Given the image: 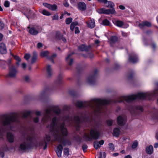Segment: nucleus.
I'll return each instance as SVG.
<instances>
[{
  "mask_svg": "<svg viewBox=\"0 0 158 158\" xmlns=\"http://www.w3.org/2000/svg\"><path fill=\"white\" fill-rule=\"evenodd\" d=\"M70 107L68 106H63L62 111L58 107L50 106L45 110L42 121L48 123L51 120V117H53L50 125V130L54 131L58 127L65 121L70 124H74L77 130L80 128V124L81 122H85L87 120V116L83 113H79L74 117L70 114Z\"/></svg>",
  "mask_w": 158,
  "mask_h": 158,
  "instance_id": "1",
  "label": "nucleus"
},
{
  "mask_svg": "<svg viewBox=\"0 0 158 158\" xmlns=\"http://www.w3.org/2000/svg\"><path fill=\"white\" fill-rule=\"evenodd\" d=\"M140 99V93L136 94L131 95L127 96H123L119 97L116 100L93 98L90 101L82 102L78 101L75 104L77 107L79 108H89L94 112H98L100 110L101 106L111 103H121L126 102L130 103L134 100Z\"/></svg>",
  "mask_w": 158,
  "mask_h": 158,
  "instance_id": "2",
  "label": "nucleus"
},
{
  "mask_svg": "<svg viewBox=\"0 0 158 158\" xmlns=\"http://www.w3.org/2000/svg\"><path fill=\"white\" fill-rule=\"evenodd\" d=\"M19 122L18 116L13 114L10 117H6L0 123V135L8 130L16 131L19 130Z\"/></svg>",
  "mask_w": 158,
  "mask_h": 158,
  "instance_id": "3",
  "label": "nucleus"
},
{
  "mask_svg": "<svg viewBox=\"0 0 158 158\" xmlns=\"http://www.w3.org/2000/svg\"><path fill=\"white\" fill-rule=\"evenodd\" d=\"M22 129L23 130L22 134L27 135V136L20 143L19 148L22 151L30 150L34 145V137L32 135L33 128L31 127H23Z\"/></svg>",
  "mask_w": 158,
  "mask_h": 158,
  "instance_id": "4",
  "label": "nucleus"
},
{
  "mask_svg": "<svg viewBox=\"0 0 158 158\" xmlns=\"http://www.w3.org/2000/svg\"><path fill=\"white\" fill-rule=\"evenodd\" d=\"M53 132L55 140L61 143L62 145L65 146L66 145H70L71 144V142L69 139L66 140L63 137L67 136L68 134V131L65 126V123H63L59 126L57 129L54 131H51Z\"/></svg>",
  "mask_w": 158,
  "mask_h": 158,
  "instance_id": "5",
  "label": "nucleus"
},
{
  "mask_svg": "<svg viewBox=\"0 0 158 158\" xmlns=\"http://www.w3.org/2000/svg\"><path fill=\"white\" fill-rule=\"evenodd\" d=\"M100 134V130L96 127L92 128L90 131V137L89 135L86 133L84 134L83 137L86 141H90L92 139H98Z\"/></svg>",
  "mask_w": 158,
  "mask_h": 158,
  "instance_id": "6",
  "label": "nucleus"
},
{
  "mask_svg": "<svg viewBox=\"0 0 158 158\" xmlns=\"http://www.w3.org/2000/svg\"><path fill=\"white\" fill-rule=\"evenodd\" d=\"M98 71L97 69H94L87 77V80L88 83L91 85H94L96 79L98 77Z\"/></svg>",
  "mask_w": 158,
  "mask_h": 158,
  "instance_id": "7",
  "label": "nucleus"
},
{
  "mask_svg": "<svg viewBox=\"0 0 158 158\" xmlns=\"http://www.w3.org/2000/svg\"><path fill=\"white\" fill-rule=\"evenodd\" d=\"M9 73L7 75V77L10 78L15 77L18 72L16 67L15 66L12 65L9 67Z\"/></svg>",
  "mask_w": 158,
  "mask_h": 158,
  "instance_id": "8",
  "label": "nucleus"
},
{
  "mask_svg": "<svg viewBox=\"0 0 158 158\" xmlns=\"http://www.w3.org/2000/svg\"><path fill=\"white\" fill-rule=\"evenodd\" d=\"M97 11L100 14H104L107 15L113 14L115 12V9H105L104 8L98 9L97 10Z\"/></svg>",
  "mask_w": 158,
  "mask_h": 158,
  "instance_id": "9",
  "label": "nucleus"
},
{
  "mask_svg": "<svg viewBox=\"0 0 158 158\" xmlns=\"http://www.w3.org/2000/svg\"><path fill=\"white\" fill-rule=\"evenodd\" d=\"M127 122V117L125 115H120L117 118V123L118 125L120 126L124 125Z\"/></svg>",
  "mask_w": 158,
  "mask_h": 158,
  "instance_id": "10",
  "label": "nucleus"
},
{
  "mask_svg": "<svg viewBox=\"0 0 158 158\" xmlns=\"http://www.w3.org/2000/svg\"><path fill=\"white\" fill-rule=\"evenodd\" d=\"M129 60L132 63H136L138 61V56L134 53H132L129 55Z\"/></svg>",
  "mask_w": 158,
  "mask_h": 158,
  "instance_id": "11",
  "label": "nucleus"
},
{
  "mask_svg": "<svg viewBox=\"0 0 158 158\" xmlns=\"http://www.w3.org/2000/svg\"><path fill=\"white\" fill-rule=\"evenodd\" d=\"M152 25L151 23L147 21H144L139 23V27L141 29H143L145 27H150Z\"/></svg>",
  "mask_w": 158,
  "mask_h": 158,
  "instance_id": "12",
  "label": "nucleus"
},
{
  "mask_svg": "<svg viewBox=\"0 0 158 158\" xmlns=\"http://www.w3.org/2000/svg\"><path fill=\"white\" fill-rule=\"evenodd\" d=\"M63 150V147L61 144H60L57 146L56 150V153L59 157H60L61 156V154Z\"/></svg>",
  "mask_w": 158,
  "mask_h": 158,
  "instance_id": "13",
  "label": "nucleus"
},
{
  "mask_svg": "<svg viewBox=\"0 0 158 158\" xmlns=\"http://www.w3.org/2000/svg\"><path fill=\"white\" fill-rule=\"evenodd\" d=\"M6 137L7 140L10 143H13L14 141V135L10 132L7 133Z\"/></svg>",
  "mask_w": 158,
  "mask_h": 158,
  "instance_id": "14",
  "label": "nucleus"
},
{
  "mask_svg": "<svg viewBox=\"0 0 158 158\" xmlns=\"http://www.w3.org/2000/svg\"><path fill=\"white\" fill-rule=\"evenodd\" d=\"M78 8L81 11H85L86 9V4L83 2H80L78 4Z\"/></svg>",
  "mask_w": 158,
  "mask_h": 158,
  "instance_id": "15",
  "label": "nucleus"
},
{
  "mask_svg": "<svg viewBox=\"0 0 158 158\" xmlns=\"http://www.w3.org/2000/svg\"><path fill=\"white\" fill-rule=\"evenodd\" d=\"M104 141L103 140H102L99 141L97 140L95 141L94 142V148L96 149H98V148L100 147L101 145H102L104 144Z\"/></svg>",
  "mask_w": 158,
  "mask_h": 158,
  "instance_id": "16",
  "label": "nucleus"
},
{
  "mask_svg": "<svg viewBox=\"0 0 158 158\" xmlns=\"http://www.w3.org/2000/svg\"><path fill=\"white\" fill-rule=\"evenodd\" d=\"M46 72L47 77H50L53 74V72L50 65H48L47 66L46 68Z\"/></svg>",
  "mask_w": 158,
  "mask_h": 158,
  "instance_id": "17",
  "label": "nucleus"
},
{
  "mask_svg": "<svg viewBox=\"0 0 158 158\" xmlns=\"http://www.w3.org/2000/svg\"><path fill=\"white\" fill-rule=\"evenodd\" d=\"M7 50L5 44L2 43L0 44V53L4 54L6 53Z\"/></svg>",
  "mask_w": 158,
  "mask_h": 158,
  "instance_id": "18",
  "label": "nucleus"
},
{
  "mask_svg": "<svg viewBox=\"0 0 158 158\" xmlns=\"http://www.w3.org/2000/svg\"><path fill=\"white\" fill-rule=\"evenodd\" d=\"M24 14L27 18L29 19V17H31L33 16L34 13L31 9L27 8V9L26 12L25 14L24 13Z\"/></svg>",
  "mask_w": 158,
  "mask_h": 158,
  "instance_id": "19",
  "label": "nucleus"
},
{
  "mask_svg": "<svg viewBox=\"0 0 158 158\" xmlns=\"http://www.w3.org/2000/svg\"><path fill=\"white\" fill-rule=\"evenodd\" d=\"M143 109L142 107L139 106H135V109L133 110V113L135 114H138V112L140 111L141 112H143Z\"/></svg>",
  "mask_w": 158,
  "mask_h": 158,
  "instance_id": "20",
  "label": "nucleus"
},
{
  "mask_svg": "<svg viewBox=\"0 0 158 158\" xmlns=\"http://www.w3.org/2000/svg\"><path fill=\"white\" fill-rule=\"evenodd\" d=\"M105 6L107 7L110 8V9H115L114 7L115 6V5L113 2L110 1H108L107 0V2L105 4Z\"/></svg>",
  "mask_w": 158,
  "mask_h": 158,
  "instance_id": "21",
  "label": "nucleus"
},
{
  "mask_svg": "<svg viewBox=\"0 0 158 158\" xmlns=\"http://www.w3.org/2000/svg\"><path fill=\"white\" fill-rule=\"evenodd\" d=\"M89 48L90 47H88L83 44L81 45L78 47V50L82 51H87L89 50Z\"/></svg>",
  "mask_w": 158,
  "mask_h": 158,
  "instance_id": "22",
  "label": "nucleus"
},
{
  "mask_svg": "<svg viewBox=\"0 0 158 158\" xmlns=\"http://www.w3.org/2000/svg\"><path fill=\"white\" fill-rule=\"evenodd\" d=\"M88 26L89 27L93 28L95 26L94 20V19H91L87 23Z\"/></svg>",
  "mask_w": 158,
  "mask_h": 158,
  "instance_id": "23",
  "label": "nucleus"
},
{
  "mask_svg": "<svg viewBox=\"0 0 158 158\" xmlns=\"http://www.w3.org/2000/svg\"><path fill=\"white\" fill-rule=\"evenodd\" d=\"M29 33L33 35H36L38 33V31L34 27H31L29 30Z\"/></svg>",
  "mask_w": 158,
  "mask_h": 158,
  "instance_id": "24",
  "label": "nucleus"
},
{
  "mask_svg": "<svg viewBox=\"0 0 158 158\" xmlns=\"http://www.w3.org/2000/svg\"><path fill=\"white\" fill-rule=\"evenodd\" d=\"M146 152L149 154H151L153 152V146L150 145L147 147L146 148Z\"/></svg>",
  "mask_w": 158,
  "mask_h": 158,
  "instance_id": "25",
  "label": "nucleus"
},
{
  "mask_svg": "<svg viewBox=\"0 0 158 158\" xmlns=\"http://www.w3.org/2000/svg\"><path fill=\"white\" fill-rule=\"evenodd\" d=\"M114 23L115 25L120 27H122L124 24L123 21L119 20L115 21Z\"/></svg>",
  "mask_w": 158,
  "mask_h": 158,
  "instance_id": "26",
  "label": "nucleus"
},
{
  "mask_svg": "<svg viewBox=\"0 0 158 158\" xmlns=\"http://www.w3.org/2000/svg\"><path fill=\"white\" fill-rule=\"evenodd\" d=\"M37 59V54L35 52H34L33 53V55L31 59V63L33 64L36 61Z\"/></svg>",
  "mask_w": 158,
  "mask_h": 158,
  "instance_id": "27",
  "label": "nucleus"
},
{
  "mask_svg": "<svg viewBox=\"0 0 158 158\" xmlns=\"http://www.w3.org/2000/svg\"><path fill=\"white\" fill-rule=\"evenodd\" d=\"M118 38L117 37L115 36H111L110 39V44H115L118 40Z\"/></svg>",
  "mask_w": 158,
  "mask_h": 158,
  "instance_id": "28",
  "label": "nucleus"
},
{
  "mask_svg": "<svg viewBox=\"0 0 158 158\" xmlns=\"http://www.w3.org/2000/svg\"><path fill=\"white\" fill-rule=\"evenodd\" d=\"M113 132V135L116 137H117L119 135L120 131L118 128H116L114 129Z\"/></svg>",
  "mask_w": 158,
  "mask_h": 158,
  "instance_id": "29",
  "label": "nucleus"
},
{
  "mask_svg": "<svg viewBox=\"0 0 158 158\" xmlns=\"http://www.w3.org/2000/svg\"><path fill=\"white\" fill-rule=\"evenodd\" d=\"M31 113V111H24L22 112L23 117V118H26L30 116Z\"/></svg>",
  "mask_w": 158,
  "mask_h": 158,
  "instance_id": "30",
  "label": "nucleus"
},
{
  "mask_svg": "<svg viewBox=\"0 0 158 158\" xmlns=\"http://www.w3.org/2000/svg\"><path fill=\"white\" fill-rule=\"evenodd\" d=\"M62 75L61 74L59 75L57 79L56 80V83L57 84H60L62 83Z\"/></svg>",
  "mask_w": 158,
  "mask_h": 158,
  "instance_id": "31",
  "label": "nucleus"
},
{
  "mask_svg": "<svg viewBox=\"0 0 158 158\" xmlns=\"http://www.w3.org/2000/svg\"><path fill=\"white\" fill-rule=\"evenodd\" d=\"M57 55L56 54H54L51 56L48 57L47 59L51 61L52 62L53 64L55 63V62L54 60V59L56 57Z\"/></svg>",
  "mask_w": 158,
  "mask_h": 158,
  "instance_id": "32",
  "label": "nucleus"
},
{
  "mask_svg": "<svg viewBox=\"0 0 158 158\" xmlns=\"http://www.w3.org/2000/svg\"><path fill=\"white\" fill-rule=\"evenodd\" d=\"M63 35L59 32H57L55 35V39L57 40H61V37Z\"/></svg>",
  "mask_w": 158,
  "mask_h": 158,
  "instance_id": "33",
  "label": "nucleus"
},
{
  "mask_svg": "<svg viewBox=\"0 0 158 158\" xmlns=\"http://www.w3.org/2000/svg\"><path fill=\"white\" fill-rule=\"evenodd\" d=\"M12 56L14 57V59L17 61L16 64L17 65H19V62L21 61V59L18 56L12 55Z\"/></svg>",
  "mask_w": 158,
  "mask_h": 158,
  "instance_id": "34",
  "label": "nucleus"
},
{
  "mask_svg": "<svg viewBox=\"0 0 158 158\" xmlns=\"http://www.w3.org/2000/svg\"><path fill=\"white\" fill-rule=\"evenodd\" d=\"M102 24L105 26H110V22L107 19H105L102 21Z\"/></svg>",
  "mask_w": 158,
  "mask_h": 158,
  "instance_id": "35",
  "label": "nucleus"
},
{
  "mask_svg": "<svg viewBox=\"0 0 158 158\" xmlns=\"http://www.w3.org/2000/svg\"><path fill=\"white\" fill-rule=\"evenodd\" d=\"M40 13L45 15L49 16L51 15V14L49 12L45 10H43L41 11H40Z\"/></svg>",
  "mask_w": 158,
  "mask_h": 158,
  "instance_id": "36",
  "label": "nucleus"
},
{
  "mask_svg": "<svg viewBox=\"0 0 158 158\" xmlns=\"http://www.w3.org/2000/svg\"><path fill=\"white\" fill-rule=\"evenodd\" d=\"M57 6L55 4L51 5L50 4L49 9L52 10H55L57 9Z\"/></svg>",
  "mask_w": 158,
  "mask_h": 158,
  "instance_id": "37",
  "label": "nucleus"
},
{
  "mask_svg": "<svg viewBox=\"0 0 158 158\" xmlns=\"http://www.w3.org/2000/svg\"><path fill=\"white\" fill-rule=\"evenodd\" d=\"M49 53V52L48 51H44L40 53V56L42 57L47 56Z\"/></svg>",
  "mask_w": 158,
  "mask_h": 158,
  "instance_id": "38",
  "label": "nucleus"
},
{
  "mask_svg": "<svg viewBox=\"0 0 158 158\" xmlns=\"http://www.w3.org/2000/svg\"><path fill=\"white\" fill-rule=\"evenodd\" d=\"M73 19L71 18H67L65 20L66 23L67 24H70L72 21Z\"/></svg>",
  "mask_w": 158,
  "mask_h": 158,
  "instance_id": "39",
  "label": "nucleus"
},
{
  "mask_svg": "<svg viewBox=\"0 0 158 158\" xmlns=\"http://www.w3.org/2000/svg\"><path fill=\"white\" fill-rule=\"evenodd\" d=\"M6 63V61L5 60H0V63L1 64V66H2V69H5L6 67V66H2V65L3 64L5 65Z\"/></svg>",
  "mask_w": 158,
  "mask_h": 158,
  "instance_id": "40",
  "label": "nucleus"
},
{
  "mask_svg": "<svg viewBox=\"0 0 158 158\" xmlns=\"http://www.w3.org/2000/svg\"><path fill=\"white\" fill-rule=\"evenodd\" d=\"M44 144H45V146L44 147V150H45L46 149L47 147V143L45 141H42L40 143V145H43Z\"/></svg>",
  "mask_w": 158,
  "mask_h": 158,
  "instance_id": "41",
  "label": "nucleus"
},
{
  "mask_svg": "<svg viewBox=\"0 0 158 158\" xmlns=\"http://www.w3.org/2000/svg\"><path fill=\"white\" fill-rule=\"evenodd\" d=\"M51 140V137L49 135H46L45 138V141H45L47 142H49Z\"/></svg>",
  "mask_w": 158,
  "mask_h": 158,
  "instance_id": "42",
  "label": "nucleus"
},
{
  "mask_svg": "<svg viewBox=\"0 0 158 158\" xmlns=\"http://www.w3.org/2000/svg\"><path fill=\"white\" fill-rule=\"evenodd\" d=\"M30 77L28 75H25L24 77V80L27 82H29L30 80Z\"/></svg>",
  "mask_w": 158,
  "mask_h": 158,
  "instance_id": "43",
  "label": "nucleus"
},
{
  "mask_svg": "<svg viewBox=\"0 0 158 158\" xmlns=\"http://www.w3.org/2000/svg\"><path fill=\"white\" fill-rule=\"evenodd\" d=\"M138 145V143L137 141H135L133 143L131 147L132 148L134 149L136 148Z\"/></svg>",
  "mask_w": 158,
  "mask_h": 158,
  "instance_id": "44",
  "label": "nucleus"
},
{
  "mask_svg": "<svg viewBox=\"0 0 158 158\" xmlns=\"http://www.w3.org/2000/svg\"><path fill=\"white\" fill-rule=\"evenodd\" d=\"M109 148L110 150H114V147L113 143H110L109 144Z\"/></svg>",
  "mask_w": 158,
  "mask_h": 158,
  "instance_id": "45",
  "label": "nucleus"
},
{
  "mask_svg": "<svg viewBox=\"0 0 158 158\" xmlns=\"http://www.w3.org/2000/svg\"><path fill=\"white\" fill-rule=\"evenodd\" d=\"M64 154L67 156H68L69 155V149L68 148H65L64 149Z\"/></svg>",
  "mask_w": 158,
  "mask_h": 158,
  "instance_id": "46",
  "label": "nucleus"
},
{
  "mask_svg": "<svg viewBox=\"0 0 158 158\" xmlns=\"http://www.w3.org/2000/svg\"><path fill=\"white\" fill-rule=\"evenodd\" d=\"M106 123L108 126H111L113 123V121L111 119H108L106 121Z\"/></svg>",
  "mask_w": 158,
  "mask_h": 158,
  "instance_id": "47",
  "label": "nucleus"
},
{
  "mask_svg": "<svg viewBox=\"0 0 158 158\" xmlns=\"http://www.w3.org/2000/svg\"><path fill=\"white\" fill-rule=\"evenodd\" d=\"M70 94L73 96H77V94L76 92L73 90H70L69 91Z\"/></svg>",
  "mask_w": 158,
  "mask_h": 158,
  "instance_id": "48",
  "label": "nucleus"
},
{
  "mask_svg": "<svg viewBox=\"0 0 158 158\" xmlns=\"http://www.w3.org/2000/svg\"><path fill=\"white\" fill-rule=\"evenodd\" d=\"M30 56L31 55L30 54H26L24 55V58L26 60H28L29 59Z\"/></svg>",
  "mask_w": 158,
  "mask_h": 158,
  "instance_id": "49",
  "label": "nucleus"
},
{
  "mask_svg": "<svg viewBox=\"0 0 158 158\" xmlns=\"http://www.w3.org/2000/svg\"><path fill=\"white\" fill-rule=\"evenodd\" d=\"M10 3L8 1H6L4 2V5L6 7H8L10 6Z\"/></svg>",
  "mask_w": 158,
  "mask_h": 158,
  "instance_id": "50",
  "label": "nucleus"
},
{
  "mask_svg": "<svg viewBox=\"0 0 158 158\" xmlns=\"http://www.w3.org/2000/svg\"><path fill=\"white\" fill-rule=\"evenodd\" d=\"M52 19L53 20H57L59 18V16L57 14H56L52 17Z\"/></svg>",
  "mask_w": 158,
  "mask_h": 158,
  "instance_id": "51",
  "label": "nucleus"
},
{
  "mask_svg": "<svg viewBox=\"0 0 158 158\" xmlns=\"http://www.w3.org/2000/svg\"><path fill=\"white\" fill-rule=\"evenodd\" d=\"M4 27V24L3 23L0 21V30L2 29Z\"/></svg>",
  "mask_w": 158,
  "mask_h": 158,
  "instance_id": "52",
  "label": "nucleus"
},
{
  "mask_svg": "<svg viewBox=\"0 0 158 158\" xmlns=\"http://www.w3.org/2000/svg\"><path fill=\"white\" fill-rule=\"evenodd\" d=\"M11 58H9L8 59L7 62H6V63H7V64L9 66V68L10 66H11Z\"/></svg>",
  "mask_w": 158,
  "mask_h": 158,
  "instance_id": "53",
  "label": "nucleus"
},
{
  "mask_svg": "<svg viewBox=\"0 0 158 158\" xmlns=\"http://www.w3.org/2000/svg\"><path fill=\"white\" fill-rule=\"evenodd\" d=\"M74 53L73 52L72 53H71L69 55H68L67 56L66 58V60L68 61L69 58H70V57L73 54H74Z\"/></svg>",
  "mask_w": 158,
  "mask_h": 158,
  "instance_id": "54",
  "label": "nucleus"
},
{
  "mask_svg": "<svg viewBox=\"0 0 158 158\" xmlns=\"http://www.w3.org/2000/svg\"><path fill=\"white\" fill-rule=\"evenodd\" d=\"M88 148V146L86 144H84L82 145V148L84 151L86 150Z\"/></svg>",
  "mask_w": 158,
  "mask_h": 158,
  "instance_id": "55",
  "label": "nucleus"
},
{
  "mask_svg": "<svg viewBox=\"0 0 158 158\" xmlns=\"http://www.w3.org/2000/svg\"><path fill=\"white\" fill-rule=\"evenodd\" d=\"M64 5L66 7H68L69 6V4L66 1H64L63 3Z\"/></svg>",
  "mask_w": 158,
  "mask_h": 158,
  "instance_id": "56",
  "label": "nucleus"
},
{
  "mask_svg": "<svg viewBox=\"0 0 158 158\" xmlns=\"http://www.w3.org/2000/svg\"><path fill=\"white\" fill-rule=\"evenodd\" d=\"M133 73H131L129 74L127 76V78L128 79H131L133 77Z\"/></svg>",
  "mask_w": 158,
  "mask_h": 158,
  "instance_id": "57",
  "label": "nucleus"
},
{
  "mask_svg": "<svg viewBox=\"0 0 158 158\" xmlns=\"http://www.w3.org/2000/svg\"><path fill=\"white\" fill-rule=\"evenodd\" d=\"M75 34L78 33L80 32L79 30V28L78 27H76L75 28Z\"/></svg>",
  "mask_w": 158,
  "mask_h": 158,
  "instance_id": "58",
  "label": "nucleus"
},
{
  "mask_svg": "<svg viewBox=\"0 0 158 158\" xmlns=\"http://www.w3.org/2000/svg\"><path fill=\"white\" fill-rule=\"evenodd\" d=\"M39 121V118L38 117L35 118L34 119V121L35 123H37Z\"/></svg>",
  "mask_w": 158,
  "mask_h": 158,
  "instance_id": "59",
  "label": "nucleus"
},
{
  "mask_svg": "<svg viewBox=\"0 0 158 158\" xmlns=\"http://www.w3.org/2000/svg\"><path fill=\"white\" fill-rule=\"evenodd\" d=\"M43 5L45 7L49 9L50 4H49L46 3H43Z\"/></svg>",
  "mask_w": 158,
  "mask_h": 158,
  "instance_id": "60",
  "label": "nucleus"
},
{
  "mask_svg": "<svg viewBox=\"0 0 158 158\" xmlns=\"http://www.w3.org/2000/svg\"><path fill=\"white\" fill-rule=\"evenodd\" d=\"M98 1L99 2L104 3V4L107 2V0H98Z\"/></svg>",
  "mask_w": 158,
  "mask_h": 158,
  "instance_id": "61",
  "label": "nucleus"
},
{
  "mask_svg": "<svg viewBox=\"0 0 158 158\" xmlns=\"http://www.w3.org/2000/svg\"><path fill=\"white\" fill-rule=\"evenodd\" d=\"M61 40H62L63 41L64 43H66V39L63 36V35L61 37Z\"/></svg>",
  "mask_w": 158,
  "mask_h": 158,
  "instance_id": "62",
  "label": "nucleus"
},
{
  "mask_svg": "<svg viewBox=\"0 0 158 158\" xmlns=\"http://www.w3.org/2000/svg\"><path fill=\"white\" fill-rule=\"evenodd\" d=\"M42 44L41 43H38L37 44V46L38 48H40L42 47Z\"/></svg>",
  "mask_w": 158,
  "mask_h": 158,
  "instance_id": "63",
  "label": "nucleus"
},
{
  "mask_svg": "<svg viewBox=\"0 0 158 158\" xmlns=\"http://www.w3.org/2000/svg\"><path fill=\"white\" fill-rule=\"evenodd\" d=\"M152 48H153V49L155 50V49H156V45L154 43H153L152 44Z\"/></svg>",
  "mask_w": 158,
  "mask_h": 158,
  "instance_id": "64",
  "label": "nucleus"
}]
</instances>
